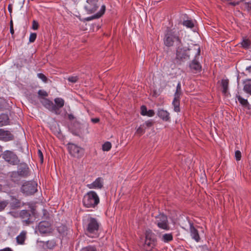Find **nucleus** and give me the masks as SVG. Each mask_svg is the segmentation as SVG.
<instances>
[{"instance_id": "nucleus-1", "label": "nucleus", "mask_w": 251, "mask_h": 251, "mask_svg": "<svg viewBox=\"0 0 251 251\" xmlns=\"http://www.w3.org/2000/svg\"><path fill=\"white\" fill-rule=\"evenodd\" d=\"M163 43L167 47H174L176 49H178L182 45L179 31L175 28L167 30L163 38Z\"/></svg>"}, {"instance_id": "nucleus-2", "label": "nucleus", "mask_w": 251, "mask_h": 251, "mask_svg": "<svg viewBox=\"0 0 251 251\" xmlns=\"http://www.w3.org/2000/svg\"><path fill=\"white\" fill-rule=\"evenodd\" d=\"M83 223L86 227V234L91 238L97 237L99 235V224L93 218L87 217L83 220Z\"/></svg>"}, {"instance_id": "nucleus-3", "label": "nucleus", "mask_w": 251, "mask_h": 251, "mask_svg": "<svg viewBox=\"0 0 251 251\" xmlns=\"http://www.w3.org/2000/svg\"><path fill=\"white\" fill-rule=\"evenodd\" d=\"M191 52H194V58L190 62L189 67L191 71L194 74L200 73L201 71V65L199 62L200 57L201 48L197 45L194 46L191 50Z\"/></svg>"}, {"instance_id": "nucleus-4", "label": "nucleus", "mask_w": 251, "mask_h": 251, "mask_svg": "<svg viewBox=\"0 0 251 251\" xmlns=\"http://www.w3.org/2000/svg\"><path fill=\"white\" fill-rule=\"evenodd\" d=\"M100 201L99 198L97 193L91 191L85 195L83 199V203L87 207H94L97 205Z\"/></svg>"}, {"instance_id": "nucleus-5", "label": "nucleus", "mask_w": 251, "mask_h": 251, "mask_svg": "<svg viewBox=\"0 0 251 251\" xmlns=\"http://www.w3.org/2000/svg\"><path fill=\"white\" fill-rule=\"evenodd\" d=\"M156 244L155 234L150 230L146 231L145 248L147 251H150Z\"/></svg>"}, {"instance_id": "nucleus-6", "label": "nucleus", "mask_w": 251, "mask_h": 251, "mask_svg": "<svg viewBox=\"0 0 251 251\" xmlns=\"http://www.w3.org/2000/svg\"><path fill=\"white\" fill-rule=\"evenodd\" d=\"M37 187V184L35 181H27L23 184L21 190L25 195H32L36 192Z\"/></svg>"}, {"instance_id": "nucleus-7", "label": "nucleus", "mask_w": 251, "mask_h": 251, "mask_svg": "<svg viewBox=\"0 0 251 251\" xmlns=\"http://www.w3.org/2000/svg\"><path fill=\"white\" fill-rule=\"evenodd\" d=\"M155 223L160 228L166 230L169 229L167 218L163 214H160L158 216H155Z\"/></svg>"}, {"instance_id": "nucleus-8", "label": "nucleus", "mask_w": 251, "mask_h": 251, "mask_svg": "<svg viewBox=\"0 0 251 251\" xmlns=\"http://www.w3.org/2000/svg\"><path fill=\"white\" fill-rule=\"evenodd\" d=\"M98 0H87L85 8L88 14L94 13L97 9Z\"/></svg>"}, {"instance_id": "nucleus-9", "label": "nucleus", "mask_w": 251, "mask_h": 251, "mask_svg": "<svg viewBox=\"0 0 251 251\" xmlns=\"http://www.w3.org/2000/svg\"><path fill=\"white\" fill-rule=\"evenodd\" d=\"M38 229L41 234H47L51 232L52 228L50 224L46 221H43L39 224Z\"/></svg>"}, {"instance_id": "nucleus-10", "label": "nucleus", "mask_w": 251, "mask_h": 251, "mask_svg": "<svg viewBox=\"0 0 251 251\" xmlns=\"http://www.w3.org/2000/svg\"><path fill=\"white\" fill-rule=\"evenodd\" d=\"M67 148L70 155L72 157H78L82 149L73 143H68Z\"/></svg>"}, {"instance_id": "nucleus-11", "label": "nucleus", "mask_w": 251, "mask_h": 251, "mask_svg": "<svg viewBox=\"0 0 251 251\" xmlns=\"http://www.w3.org/2000/svg\"><path fill=\"white\" fill-rule=\"evenodd\" d=\"M103 180L101 177H98L95 181L87 184V187L90 189H99L103 187Z\"/></svg>"}, {"instance_id": "nucleus-12", "label": "nucleus", "mask_w": 251, "mask_h": 251, "mask_svg": "<svg viewBox=\"0 0 251 251\" xmlns=\"http://www.w3.org/2000/svg\"><path fill=\"white\" fill-rule=\"evenodd\" d=\"M13 139V135L9 131L0 128V140L6 142L12 140Z\"/></svg>"}, {"instance_id": "nucleus-13", "label": "nucleus", "mask_w": 251, "mask_h": 251, "mask_svg": "<svg viewBox=\"0 0 251 251\" xmlns=\"http://www.w3.org/2000/svg\"><path fill=\"white\" fill-rule=\"evenodd\" d=\"M157 116L162 121L169 122L170 121V113L166 110L159 108L157 110Z\"/></svg>"}, {"instance_id": "nucleus-14", "label": "nucleus", "mask_w": 251, "mask_h": 251, "mask_svg": "<svg viewBox=\"0 0 251 251\" xmlns=\"http://www.w3.org/2000/svg\"><path fill=\"white\" fill-rule=\"evenodd\" d=\"M55 104L53 103L54 113L56 114H59V109L64 105V100L61 98H56L54 100Z\"/></svg>"}, {"instance_id": "nucleus-15", "label": "nucleus", "mask_w": 251, "mask_h": 251, "mask_svg": "<svg viewBox=\"0 0 251 251\" xmlns=\"http://www.w3.org/2000/svg\"><path fill=\"white\" fill-rule=\"evenodd\" d=\"M20 217L23 220V221L25 224H29L33 222L31 216L26 210H22L20 213Z\"/></svg>"}, {"instance_id": "nucleus-16", "label": "nucleus", "mask_w": 251, "mask_h": 251, "mask_svg": "<svg viewBox=\"0 0 251 251\" xmlns=\"http://www.w3.org/2000/svg\"><path fill=\"white\" fill-rule=\"evenodd\" d=\"M105 11V6L104 5H101L100 10L98 12L96 13L95 14L88 17L85 19V20L87 21H91L93 19H98L102 16Z\"/></svg>"}, {"instance_id": "nucleus-17", "label": "nucleus", "mask_w": 251, "mask_h": 251, "mask_svg": "<svg viewBox=\"0 0 251 251\" xmlns=\"http://www.w3.org/2000/svg\"><path fill=\"white\" fill-rule=\"evenodd\" d=\"M192 48V47L188 49V51L185 50L181 53L180 52H177L176 53L177 57L182 60L190 59V55H194V52H191V51Z\"/></svg>"}, {"instance_id": "nucleus-18", "label": "nucleus", "mask_w": 251, "mask_h": 251, "mask_svg": "<svg viewBox=\"0 0 251 251\" xmlns=\"http://www.w3.org/2000/svg\"><path fill=\"white\" fill-rule=\"evenodd\" d=\"M190 232L192 238L196 242H199L200 241V238L198 231L195 228L193 224L191 223L190 224Z\"/></svg>"}, {"instance_id": "nucleus-19", "label": "nucleus", "mask_w": 251, "mask_h": 251, "mask_svg": "<svg viewBox=\"0 0 251 251\" xmlns=\"http://www.w3.org/2000/svg\"><path fill=\"white\" fill-rule=\"evenodd\" d=\"M41 102L43 105L51 112H54L53 103L49 99L44 98Z\"/></svg>"}, {"instance_id": "nucleus-20", "label": "nucleus", "mask_w": 251, "mask_h": 251, "mask_svg": "<svg viewBox=\"0 0 251 251\" xmlns=\"http://www.w3.org/2000/svg\"><path fill=\"white\" fill-rule=\"evenodd\" d=\"M172 104L174 107L175 112L178 113L180 111V97H174Z\"/></svg>"}, {"instance_id": "nucleus-21", "label": "nucleus", "mask_w": 251, "mask_h": 251, "mask_svg": "<svg viewBox=\"0 0 251 251\" xmlns=\"http://www.w3.org/2000/svg\"><path fill=\"white\" fill-rule=\"evenodd\" d=\"M10 123L9 116L6 114L0 115V126H5L9 125Z\"/></svg>"}, {"instance_id": "nucleus-22", "label": "nucleus", "mask_w": 251, "mask_h": 251, "mask_svg": "<svg viewBox=\"0 0 251 251\" xmlns=\"http://www.w3.org/2000/svg\"><path fill=\"white\" fill-rule=\"evenodd\" d=\"M243 84L244 92L251 95V79H246L243 82Z\"/></svg>"}, {"instance_id": "nucleus-23", "label": "nucleus", "mask_w": 251, "mask_h": 251, "mask_svg": "<svg viewBox=\"0 0 251 251\" xmlns=\"http://www.w3.org/2000/svg\"><path fill=\"white\" fill-rule=\"evenodd\" d=\"M26 237V232L22 231L20 234L16 237V241L18 244H24Z\"/></svg>"}, {"instance_id": "nucleus-24", "label": "nucleus", "mask_w": 251, "mask_h": 251, "mask_svg": "<svg viewBox=\"0 0 251 251\" xmlns=\"http://www.w3.org/2000/svg\"><path fill=\"white\" fill-rule=\"evenodd\" d=\"M221 85L222 87V92L226 95L227 92L228 87V80L227 79H223L221 80Z\"/></svg>"}, {"instance_id": "nucleus-25", "label": "nucleus", "mask_w": 251, "mask_h": 251, "mask_svg": "<svg viewBox=\"0 0 251 251\" xmlns=\"http://www.w3.org/2000/svg\"><path fill=\"white\" fill-rule=\"evenodd\" d=\"M236 98L237 99L240 103L244 106H247L249 105V102L247 99L243 98L241 96L236 94Z\"/></svg>"}, {"instance_id": "nucleus-26", "label": "nucleus", "mask_w": 251, "mask_h": 251, "mask_svg": "<svg viewBox=\"0 0 251 251\" xmlns=\"http://www.w3.org/2000/svg\"><path fill=\"white\" fill-rule=\"evenodd\" d=\"M240 44L243 48L248 49L250 46L251 42L249 39L243 38L242 41L240 42Z\"/></svg>"}, {"instance_id": "nucleus-27", "label": "nucleus", "mask_w": 251, "mask_h": 251, "mask_svg": "<svg viewBox=\"0 0 251 251\" xmlns=\"http://www.w3.org/2000/svg\"><path fill=\"white\" fill-rule=\"evenodd\" d=\"M161 239L164 242H168L172 240L173 236L171 233H166L162 235Z\"/></svg>"}, {"instance_id": "nucleus-28", "label": "nucleus", "mask_w": 251, "mask_h": 251, "mask_svg": "<svg viewBox=\"0 0 251 251\" xmlns=\"http://www.w3.org/2000/svg\"><path fill=\"white\" fill-rule=\"evenodd\" d=\"M146 129L143 124H142L138 127L136 128V133L139 136H141L145 133Z\"/></svg>"}, {"instance_id": "nucleus-29", "label": "nucleus", "mask_w": 251, "mask_h": 251, "mask_svg": "<svg viewBox=\"0 0 251 251\" xmlns=\"http://www.w3.org/2000/svg\"><path fill=\"white\" fill-rule=\"evenodd\" d=\"M182 25L188 28H191L194 26V22L191 20H184L182 23Z\"/></svg>"}, {"instance_id": "nucleus-30", "label": "nucleus", "mask_w": 251, "mask_h": 251, "mask_svg": "<svg viewBox=\"0 0 251 251\" xmlns=\"http://www.w3.org/2000/svg\"><path fill=\"white\" fill-rule=\"evenodd\" d=\"M181 84L178 82L177 84L176 91L174 94V97H180L181 92Z\"/></svg>"}, {"instance_id": "nucleus-31", "label": "nucleus", "mask_w": 251, "mask_h": 251, "mask_svg": "<svg viewBox=\"0 0 251 251\" xmlns=\"http://www.w3.org/2000/svg\"><path fill=\"white\" fill-rule=\"evenodd\" d=\"M111 148V144L110 142H106L102 146L103 151H109Z\"/></svg>"}, {"instance_id": "nucleus-32", "label": "nucleus", "mask_w": 251, "mask_h": 251, "mask_svg": "<svg viewBox=\"0 0 251 251\" xmlns=\"http://www.w3.org/2000/svg\"><path fill=\"white\" fill-rule=\"evenodd\" d=\"M6 161L13 165L17 164L19 162L18 158H6Z\"/></svg>"}, {"instance_id": "nucleus-33", "label": "nucleus", "mask_w": 251, "mask_h": 251, "mask_svg": "<svg viewBox=\"0 0 251 251\" xmlns=\"http://www.w3.org/2000/svg\"><path fill=\"white\" fill-rule=\"evenodd\" d=\"M3 155V157H16V155L14 154L12 151L8 150L4 152Z\"/></svg>"}, {"instance_id": "nucleus-34", "label": "nucleus", "mask_w": 251, "mask_h": 251, "mask_svg": "<svg viewBox=\"0 0 251 251\" xmlns=\"http://www.w3.org/2000/svg\"><path fill=\"white\" fill-rule=\"evenodd\" d=\"M37 37V34L36 33H31L29 36V41L30 43L34 42Z\"/></svg>"}, {"instance_id": "nucleus-35", "label": "nucleus", "mask_w": 251, "mask_h": 251, "mask_svg": "<svg viewBox=\"0 0 251 251\" xmlns=\"http://www.w3.org/2000/svg\"><path fill=\"white\" fill-rule=\"evenodd\" d=\"M37 76L39 78L41 79L43 82H46L47 81V77L42 73H38Z\"/></svg>"}, {"instance_id": "nucleus-36", "label": "nucleus", "mask_w": 251, "mask_h": 251, "mask_svg": "<svg viewBox=\"0 0 251 251\" xmlns=\"http://www.w3.org/2000/svg\"><path fill=\"white\" fill-rule=\"evenodd\" d=\"M148 110L146 106L142 105L141 107V114L143 116H146Z\"/></svg>"}, {"instance_id": "nucleus-37", "label": "nucleus", "mask_w": 251, "mask_h": 251, "mask_svg": "<svg viewBox=\"0 0 251 251\" xmlns=\"http://www.w3.org/2000/svg\"><path fill=\"white\" fill-rule=\"evenodd\" d=\"M144 126L146 129L147 128H149L151 127L152 126V122L151 120H148L147 121H146L143 124Z\"/></svg>"}, {"instance_id": "nucleus-38", "label": "nucleus", "mask_w": 251, "mask_h": 251, "mask_svg": "<svg viewBox=\"0 0 251 251\" xmlns=\"http://www.w3.org/2000/svg\"><path fill=\"white\" fill-rule=\"evenodd\" d=\"M55 246V243L54 241H49L47 242V247L48 248L52 249Z\"/></svg>"}, {"instance_id": "nucleus-39", "label": "nucleus", "mask_w": 251, "mask_h": 251, "mask_svg": "<svg viewBox=\"0 0 251 251\" xmlns=\"http://www.w3.org/2000/svg\"><path fill=\"white\" fill-rule=\"evenodd\" d=\"M7 204L8 202L5 201H0V211L3 210Z\"/></svg>"}, {"instance_id": "nucleus-40", "label": "nucleus", "mask_w": 251, "mask_h": 251, "mask_svg": "<svg viewBox=\"0 0 251 251\" xmlns=\"http://www.w3.org/2000/svg\"><path fill=\"white\" fill-rule=\"evenodd\" d=\"M68 80L69 81L75 83L78 80V77L76 76H72L68 77Z\"/></svg>"}, {"instance_id": "nucleus-41", "label": "nucleus", "mask_w": 251, "mask_h": 251, "mask_svg": "<svg viewBox=\"0 0 251 251\" xmlns=\"http://www.w3.org/2000/svg\"><path fill=\"white\" fill-rule=\"evenodd\" d=\"M38 94L39 96L41 97H47L48 95L47 92L43 90H39L38 92Z\"/></svg>"}, {"instance_id": "nucleus-42", "label": "nucleus", "mask_w": 251, "mask_h": 251, "mask_svg": "<svg viewBox=\"0 0 251 251\" xmlns=\"http://www.w3.org/2000/svg\"><path fill=\"white\" fill-rule=\"evenodd\" d=\"M81 251H96V250L93 247L89 246L82 249Z\"/></svg>"}, {"instance_id": "nucleus-43", "label": "nucleus", "mask_w": 251, "mask_h": 251, "mask_svg": "<svg viewBox=\"0 0 251 251\" xmlns=\"http://www.w3.org/2000/svg\"><path fill=\"white\" fill-rule=\"evenodd\" d=\"M39 24L38 23L35 21L33 20L32 22V28L33 30H37L38 28Z\"/></svg>"}, {"instance_id": "nucleus-44", "label": "nucleus", "mask_w": 251, "mask_h": 251, "mask_svg": "<svg viewBox=\"0 0 251 251\" xmlns=\"http://www.w3.org/2000/svg\"><path fill=\"white\" fill-rule=\"evenodd\" d=\"M24 170L23 172L19 171L18 173L21 176H26L27 175V168L25 167Z\"/></svg>"}, {"instance_id": "nucleus-45", "label": "nucleus", "mask_w": 251, "mask_h": 251, "mask_svg": "<svg viewBox=\"0 0 251 251\" xmlns=\"http://www.w3.org/2000/svg\"><path fill=\"white\" fill-rule=\"evenodd\" d=\"M155 114L154 111L152 109H150L148 110L146 116H148L149 117H153Z\"/></svg>"}, {"instance_id": "nucleus-46", "label": "nucleus", "mask_w": 251, "mask_h": 251, "mask_svg": "<svg viewBox=\"0 0 251 251\" xmlns=\"http://www.w3.org/2000/svg\"><path fill=\"white\" fill-rule=\"evenodd\" d=\"M10 32L12 35H13L14 33V30L13 27L12 21L10 22Z\"/></svg>"}, {"instance_id": "nucleus-47", "label": "nucleus", "mask_w": 251, "mask_h": 251, "mask_svg": "<svg viewBox=\"0 0 251 251\" xmlns=\"http://www.w3.org/2000/svg\"><path fill=\"white\" fill-rule=\"evenodd\" d=\"M235 157H241V152L237 150L235 152Z\"/></svg>"}, {"instance_id": "nucleus-48", "label": "nucleus", "mask_w": 251, "mask_h": 251, "mask_svg": "<svg viewBox=\"0 0 251 251\" xmlns=\"http://www.w3.org/2000/svg\"><path fill=\"white\" fill-rule=\"evenodd\" d=\"M99 119L98 118H92L91 121L94 123H97L99 122Z\"/></svg>"}, {"instance_id": "nucleus-49", "label": "nucleus", "mask_w": 251, "mask_h": 251, "mask_svg": "<svg viewBox=\"0 0 251 251\" xmlns=\"http://www.w3.org/2000/svg\"><path fill=\"white\" fill-rule=\"evenodd\" d=\"M0 251H13L9 248H6L0 250Z\"/></svg>"}, {"instance_id": "nucleus-50", "label": "nucleus", "mask_w": 251, "mask_h": 251, "mask_svg": "<svg viewBox=\"0 0 251 251\" xmlns=\"http://www.w3.org/2000/svg\"><path fill=\"white\" fill-rule=\"evenodd\" d=\"M38 154L39 157H43L42 152L41 150H38Z\"/></svg>"}, {"instance_id": "nucleus-51", "label": "nucleus", "mask_w": 251, "mask_h": 251, "mask_svg": "<svg viewBox=\"0 0 251 251\" xmlns=\"http://www.w3.org/2000/svg\"><path fill=\"white\" fill-rule=\"evenodd\" d=\"M21 206V203L18 201L16 203V204H15V205H14V207H20Z\"/></svg>"}, {"instance_id": "nucleus-52", "label": "nucleus", "mask_w": 251, "mask_h": 251, "mask_svg": "<svg viewBox=\"0 0 251 251\" xmlns=\"http://www.w3.org/2000/svg\"><path fill=\"white\" fill-rule=\"evenodd\" d=\"M69 118L70 119H71H71H74V116H73L72 114H70V115H69Z\"/></svg>"}, {"instance_id": "nucleus-53", "label": "nucleus", "mask_w": 251, "mask_h": 251, "mask_svg": "<svg viewBox=\"0 0 251 251\" xmlns=\"http://www.w3.org/2000/svg\"><path fill=\"white\" fill-rule=\"evenodd\" d=\"M8 10L10 12H11L12 11V8L11 7H10V6L9 5L8 7Z\"/></svg>"}, {"instance_id": "nucleus-54", "label": "nucleus", "mask_w": 251, "mask_h": 251, "mask_svg": "<svg viewBox=\"0 0 251 251\" xmlns=\"http://www.w3.org/2000/svg\"><path fill=\"white\" fill-rule=\"evenodd\" d=\"M43 159L44 158H40V162L41 163H42L43 162Z\"/></svg>"}, {"instance_id": "nucleus-55", "label": "nucleus", "mask_w": 251, "mask_h": 251, "mask_svg": "<svg viewBox=\"0 0 251 251\" xmlns=\"http://www.w3.org/2000/svg\"><path fill=\"white\" fill-rule=\"evenodd\" d=\"M250 68H251V66H249L246 68V70H247L250 69Z\"/></svg>"}, {"instance_id": "nucleus-56", "label": "nucleus", "mask_w": 251, "mask_h": 251, "mask_svg": "<svg viewBox=\"0 0 251 251\" xmlns=\"http://www.w3.org/2000/svg\"><path fill=\"white\" fill-rule=\"evenodd\" d=\"M2 151V148L0 146V153Z\"/></svg>"}, {"instance_id": "nucleus-57", "label": "nucleus", "mask_w": 251, "mask_h": 251, "mask_svg": "<svg viewBox=\"0 0 251 251\" xmlns=\"http://www.w3.org/2000/svg\"><path fill=\"white\" fill-rule=\"evenodd\" d=\"M25 151H26L27 152H28V150L27 148H26V149H25Z\"/></svg>"}, {"instance_id": "nucleus-58", "label": "nucleus", "mask_w": 251, "mask_h": 251, "mask_svg": "<svg viewBox=\"0 0 251 251\" xmlns=\"http://www.w3.org/2000/svg\"><path fill=\"white\" fill-rule=\"evenodd\" d=\"M240 158H239V157L236 158L237 161L240 160Z\"/></svg>"}, {"instance_id": "nucleus-59", "label": "nucleus", "mask_w": 251, "mask_h": 251, "mask_svg": "<svg viewBox=\"0 0 251 251\" xmlns=\"http://www.w3.org/2000/svg\"><path fill=\"white\" fill-rule=\"evenodd\" d=\"M2 190V186L0 185V191Z\"/></svg>"}, {"instance_id": "nucleus-60", "label": "nucleus", "mask_w": 251, "mask_h": 251, "mask_svg": "<svg viewBox=\"0 0 251 251\" xmlns=\"http://www.w3.org/2000/svg\"><path fill=\"white\" fill-rule=\"evenodd\" d=\"M231 4H232V5H235V4L234 3L231 2Z\"/></svg>"}]
</instances>
